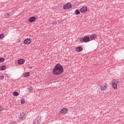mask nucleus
Segmentation results:
<instances>
[{"instance_id": "1", "label": "nucleus", "mask_w": 124, "mask_h": 124, "mask_svg": "<svg viewBox=\"0 0 124 124\" xmlns=\"http://www.w3.org/2000/svg\"><path fill=\"white\" fill-rule=\"evenodd\" d=\"M63 72V68L60 64H57L54 68L52 73L54 75H59Z\"/></svg>"}, {"instance_id": "2", "label": "nucleus", "mask_w": 124, "mask_h": 124, "mask_svg": "<svg viewBox=\"0 0 124 124\" xmlns=\"http://www.w3.org/2000/svg\"><path fill=\"white\" fill-rule=\"evenodd\" d=\"M119 84V80L113 79L112 81V86L114 90L118 89V84Z\"/></svg>"}, {"instance_id": "3", "label": "nucleus", "mask_w": 124, "mask_h": 124, "mask_svg": "<svg viewBox=\"0 0 124 124\" xmlns=\"http://www.w3.org/2000/svg\"><path fill=\"white\" fill-rule=\"evenodd\" d=\"M91 40V38L89 36H85L83 38H80L79 40L81 43H83V42H89L90 40Z\"/></svg>"}, {"instance_id": "4", "label": "nucleus", "mask_w": 124, "mask_h": 124, "mask_svg": "<svg viewBox=\"0 0 124 124\" xmlns=\"http://www.w3.org/2000/svg\"><path fill=\"white\" fill-rule=\"evenodd\" d=\"M108 88V85L107 84H104L100 87L101 91H106Z\"/></svg>"}, {"instance_id": "5", "label": "nucleus", "mask_w": 124, "mask_h": 124, "mask_svg": "<svg viewBox=\"0 0 124 124\" xmlns=\"http://www.w3.org/2000/svg\"><path fill=\"white\" fill-rule=\"evenodd\" d=\"M67 111H68V109L67 108H63L60 110V112L61 114H63V115H65V114L67 113Z\"/></svg>"}, {"instance_id": "6", "label": "nucleus", "mask_w": 124, "mask_h": 124, "mask_svg": "<svg viewBox=\"0 0 124 124\" xmlns=\"http://www.w3.org/2000/svg\"><path fill=\"white\" fill-rule=\"evenodd\" d=\"M63 9H69L71 8V4L70 3H68L66 5H64L63 7Z\"/></svg>"}, {"instance_id": "7", "label": "nucleus", "mask_w": 124, "mask_h": 124, "mask_svg": "<svg viewBox=\"0 0 124 124\" xmlns=\"http://www.w3.org/2000/svg\"><path fill=\"white\" fill-rule=\"evenodd\" d=\"M80 11L81 12V13H86V12L88 11V8L86 7H83L80 9Z\"/></svg>"}, {"instance_id": "8", "label": "nucleus", "mask_w": 124, "mask_h": 124, "mask_svg": "<svg viewBox=\"0 0 124 124\" xmlns=\"http://www.w3.org/2000/svg\"><path fill=\"white\" fill-rule=\"evenodd\" d=\"M31 42V39H26L25 40H24V43L25 44H30V43Z\"/></svg>"}, {"instance_id": "9", "label": "nucleus", "mask_w": 124, "mask_h": 124, "mask_svg": "<svg viewBox=\"0 0 124 124\" xmlns=\"http://www.w3.org/2000/svg\"><path fill=\"white\" fill-rule=\"evenodd\" d=\"M36 20V17L35 16H32L30 17L29 19V21L30 23H32V22H34Z\"/></svg>"}, {"instance_id": "10", "label": "nucleus", "mask_w": 124, "mask_h": 124, "mask_svg": "<svg viewBox=\"0 0 124 124\" xmlns=\"http://www.w3.org/2000/svg\"><path fill=\"white\" fill-rule=\"evenodd\" d=\"M17 63L18 64H24V63H25V60L19 59L17 61Z\"/></svg>"}, {"instance_id": "11", "label": "nucleus", "mask_w": 124, "mask_h": 124, "mask_svg": "<svg viewBox=\"0 0 124 124\" xmlns=\"http://www.w3.org/2000/svg\"><path fill=\"white\" fill-rule=\"evenodd\" d=\"M76 50L77 51V52H81L82 51H83V47L82 46H78V47H77L76 48Z\"/></svg>"}, {"instance_id": "12", "label": "nucleus", "mask_w": 124, "mask_h": 124, "mask_svg": "<svg viewBox=\"0 0 124 124\" xmlns=\"http://www.w3.org/2000/svg\"><path fill=\"white\" fill-rule=\"evenodd\" d=\"M20 118L21 119H24V118H26V113H25V112H23L20 114Z\"/></svg>"}, {"instance_id": "13", "label": "nucleus", "mask_w": 124, "mask_h": 124, "mask_svg": "<svg viewBox=\"0 0 124 124\" xmlns=\"http://www.w3.org/2000/svg\"><path fill=\"white\" fill-rule=\"evenodd\" d=\"M95 38H96V34H93L91 36V40H93L95 39Z\"/></svg>"}, {"instance_id": "14", "label": "nucleus", "mask_w": 124, "mask_h": 124, "mask_svg": "<svg viewBox=\"0 0 124 124\" xmlns=\"http://www.w3.org/2000/svg\"><path fill=\"white\" fill-rule=\"evenodd\" d=\"M6 68V66L5 65H2L0 67V70H5Z\"/></svg>"}, {"instance_id": "15", "label": "nucleus", "mask_w": 124, "mask_h": 124, "mask_svg": "<svg viewBox=\"0 0 124 124\" xmlns=\"http://www.w3.org/2000/svg\"><path fill=\"white\" fill-rule=\"evenodd\" d=\"M30 76V72H26L24 75V77H29Z\"/></svg>"}, {"instance_id": "16", "label": "nucleus", "mask_w": 124, "mask_h": 124, "mask_svg": "<svg viewBox=\"0 0 124 124\" xmlns=\"http://www.w3.org/2000/svg\"><path fill=\"white\" fill-rule=\"evenodd\" d=\"M13 95L14 96H18V95H19V93L17 92H15L14 93H13Z\"/></svg>"}, {"instance_id": "17", "label": "nucleus", "mask_w": 124, "mask_h": 124, "mask_svg": "<svg viewBox=\"0 0 124 124\" xmlns=\"http://www.w3.org/2000/svg\"><path fill=\"white\" fill-rule=\"evenodd\" d=\"M38 119H35L33 122V124H38Z\"/></svg>"}, {"instance_id": "18", "label": "nucleus", "mask_w": 124, "mask_h": 124, "mask_svg": "<svg viewBox=\"0 0 124 124\" xmlns=\"http://www.w3.org/2000/svg\"><path fill=\"white\" fill-rule=\"evenodd\" d=\"M2 38H4V34L3 33L0 34V40L2 39Z\"/></svg>"}, {"instance_id": "19", "label": "nucleus", "mask_w": 124, "mask_h": 124, "mask_svg": "<svg viewBox=\"0 0 124 124\" xmlns=\"http://www.w3.org/2000/svg\"><path fill=\"white\" fill-rule=\"evenodd\" d=\"M75 14L77 15H79V14H80V11H79V10H76L75 11Z\"/></svg>"}, {"instance_id": "20", "label": "nucleus", "mask_w": 124, "mask_h": 124, "mask_svg": "<svg viewBox=\"0 0 124 124\" xmlns=\"http://www.w3.org/2000/svg\"><path fill=\"white\" fill-rule=\"evenodd\" d=\"M4 61H5V59H4V58H0V62H4Z\"/></svg>"}, {"instance_id": "21", "label": "nucleus", "mask_w": 124, "mask_h": 124, "mask_svg": "<svg viewBox=\"0 0 124 124\" xmlns=\"http://www.w3.org/2000/svg\"><path fill=\"white\" fill-rule=\"evenodd\" d=\"M27 90L28 91V92H31V91H32V88L31 87H29L27 88Z\"/></svg>"}, {"instance_id": "22", "label": "nucleus", "mask_w": 124, "mask_h": 124, "mask_svg": "<svg viewBox=\"0 0 124 124\" xmlns=\"http://www.w3.org/2000/svg\"><path fill=\"white\" fill-rule=\"evenodd\" d=\"M3 110V107L0 106V112H1Z\"/></svg>"}, {"instance_id": "23", "label": "nucleus", "mask_w": 124, "mask_h": 124, "mask_svg": "<svg viewBox=\"0 0 124 124\" xmlns=\"http://www.w3.org/2000/svg\"><path fill=\"white\" fill-rule=\"evenodd\" d=\"M4 78V76H0V80H2Z\"/></svg>"}, {"instance_id": "24", "label": "nucleus", "mask_w": 124, "mask_h": 124, "mask_svg": "<svg viewBox=\"0 0 124 124\" xmlns=\"http://www.w3.org/2000/svg\"><path fill=\"white\" fill-rule=\"evenodd\" d=\"M21 104H24L25 103V100L22 99V101H21Z\"/></svg>"}, {"instance_id": "25", "label": "nucleus", "mask_w": 124, "mask_h": 124, "mask_svg": "<svg viewBox=\"0 0 124 124\" xmlns=\"http://www.w3.org/2000/svg\"><path fill=\"white\" fill-rule=\"evenodd\" d=\"M51 24L52 25H57V21H54L53 22H52Z\"/></svg>"}, {"instance_id": "26", "label": "nucleus", "mask_w": 124, "mask_h": 124, "mask_svg": "<svg viewBox=\"0 0 124 124\" xmlns=\"http://www.w3.org/2000/svg\"><path fill=\"white\" fill-rule=\"evenodd\" d=\"M9 124H16V123L14 122H11L9 123Z\"/></svg>"}, {"instance_id": "27", "label": "nucleus", "mask_w": 124, "mask_h": 124, "mask_svg": "<svg viewBox=\"0 0 124 124\" xmlns=\"http://www.w3.org/2000/svg\"><path fill=\"white\" fill-rule=\"evenodd\" d=\"M30 69H32V67H29Z\"/></svg>"}]
</instances>
